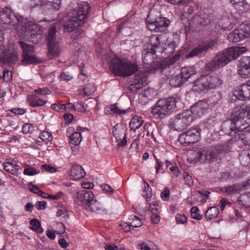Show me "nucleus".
Segmentation results:
<instances>
[{
  "mask_svg": "<svg viewBox=\"0 0 250 250\" xmlns=\"http://www.w3.org/2000/svg\"><path fill=\"white\" fill-rule=\"evenodd\" d=\"M39 137L42 141L44 142H51L53 138L52 134L46 131H42L41 132Z\"/></svg>",
  "mask_w": 250,
  "mask_h": 250,
  "instance_id": "obj_49",
  "label": "nucleus"
},
{
  "mask_svg": "<svg viewBox=\"0 0 250 250\" xmlns=\"http://www.w3.org/2000/svg\"><path fill=\"white\" fill-rule=\"evenodd\" d=\"M60 3L59 0H56V2H54L53 0H41L34 7H39L44 11L58 10L60 7Z\"/></svg>",
  "mask_w": 250,
  "mask_h": 250,
  "instance_id": "obj_19",
  "label": "nucleus"
},
{
  "mask_svg": "<svg viewBox=\"0 0 250 250\" xmlns=\"http://www.w3.org/2000/svg\"><path fill=\"white\" fill-rule=\"evenodd\" d=\"M149 40V43L154 48L158 47L160 44L159 38L156 35L152 36Z\"/></svg>",
  "mask_w": 250,
  "mask_h": 250,
  "instance_id": "obj_57",
  "label": "nucleus"
},
{
  "mask_svg": "<svg viewBox=\"0 0 250 250\" xmlns=\"http://www.w3.org/2000/svg\"><path fill=\"white\" fill-rule=\"evenodd\" d=\"M217 41L216 39H210L204 42L195 47L188 55V57H193L199 55H204L209 50L213 49L217 44Z\"/></svg>",
  "mask_w": 250,
  "mask_h": 250,
  "instance_id": "obj_11",
  "label": "nucleus"
},
{
  "mask_svg": "<svg viewBox=\"0 0 250 250\" xmlns=\"http://www.w3.org/2000/svg\"><path fill=\"white\" fill-rule=\"evenodd\" d=\"M222 130L226 135L234 136L237 138V134H238V131L232 118L223 122L222 125Z\"/></svg>",
  "mask_w": 250,
  "mask_h": 250,
  "instance_id": "obj_20",
  "label": "nucleus"
},
{
  "mask_svg": "<svg viewBox=\"0 0 250 250\" xmlns=\"http://www.w3.org/2000/svg\"><path fill=\"white\" fill-rule=\"evenodd\" d=\"M143 123V120L141 117L135 116L132 118L129 123L130 128L131 130H135L139 128Z\"/></svg>",
  "mask_w": 250,
  "mask_h": 250,
  "instance_id": "obj_36",
  "label": "nucleus"
},
{
  "mask_svg": "<svg viewBox=\"0 0 250 250\" xmlns=\"http://www.w3.org/2000/svg\"><path fill=\"white\" fill-rule=\"evenodd\" d=\"M27 101L29 105L31 107L42 106L47 103L46 100L42 99L39 95L35 93L29 95Z\"/></svg>",
  "mask_w": 250,
  "mask_h": 250,
  "instance_id": "obj_25",
  "label": "nucleus"
},
{
  "mask_svg": "<svg viewBox=\"0 0 250 250\" xmlns=\"http://www.w3.org/2000/svg\"><path fill=\"white\" fill-rule=\"evenodd\" d=\"M179 38L177 34H172L169 36L166 41L164 52L167 55H171L174 52L175 47L177 46Z\"/></svg>",
  "mask_w": 250,
  "mask_h": 250,
  "instance_id": "obj_16",
  "label": "nucleus"
},
{
  "mask_svg": "<svg viewBox=\"0 0 250 250\" xmlns=\"http://www.w3.org/2000/svg\"><path fill=\"white\" fill-rule=\"evenodd\" d=\"M96 89V87L93 83H88L83 88L84 93L86 95H91L95 91Z\"/></svg>",
  "mask_w": 250,
  "mask_h": 250,
  "instance_id": "obj_51",
  "label": "nucleus"
},
{
  "mask_svg": "<svg viewBox=\"0 0 250 250\" xmlns=\"http://www.w3.org/2000/svg\"><path fill=\"white\" fill-rule=\"evenodd\" d=\"M193 120V118L190 111L186 110L182 113L176 115L171 125L175 130L182 131L189 126Z\"/></svg>",
  "mask_w": 250,
  "mask_h": 250,
  "instance_id": "obj_9",
  "label": "nucleus"
},
{
  "mask_svg": "<svg viewBox=\"0 0 250 250\" xmlns=\"http://www.w3.org/2000/svg\"><path fill=\"white\" fill-rule=\"evenodd\" d=\"M240 160L241 164L244 166H248L250 164V156H249V150L247 154L241 155L240 157Z\"/></svg>",
  "mask_w": 250,
  "mask_h": 250,
  "instance_id": "obj_55",
  "label": "nucleus"
},
{
  "mask_svg": "<svg viewBox=\"0 0 250 250\" xmlns=\"http://www.w3.org/2000/svg\"><path fill=\"white\" fill-rule=\"evenodd\" d=\"M246 51L247 48L245 47L228 48L221 52L218 53L211 62L207 64V67L209 70L219 69Z\"/></svg>",
  "mask_w": 250,
  "mask_h": 250,
  "instance_id": "obj_1",
  "label": "nucleus"
},
{
  "mask_svg": "<svg viewBox=\"0 0 250 250\" xmlns=\"http://www.w3.org/2000/svg\"><path fill=\"white\" fill-rule=\"evenodd\" d=\"M233 122L239 131L250 128V107L246 104L236 106L232 115Z\"/></svg>",
  "mask_w": 250,
  "mask_h": 250,
  "instance_id": "obj_3",
  "label": "nucleus"
},
{
  "mask_svg": "<svg viewBox=\"0 0 250 250\" xmlns=\"http://www.w3.org/2000/svg\"><path fill=\"white\" fill-rule=\"evenodd\" d=\"M75 111H77L78 112L85 113L88 111L87 109V105L85 106L84 103L83 102L77 103L75 104Z\"/></svg>",
  "mask_w": 250,
  "mask_h": 250,
  "instance_id": "obj_58",
  "label": "nucleus"
},
{
  "mask_svg": "<svg viewBox=\"0 0 250 250\" xmlns=\"http://www.w3.org/2000/svg\"><path fill=\"white\" fill-rule=\"evenodd\" d=\"M249 183L246 182L242 184H236L222 188L221 191L226 194L231 195L236 194L245 189Z\"/></svg>",
  "mask_w": 250,
  "mask_h": 250,
  "instance_id": "obj_21",
  "label": "nucleus"
},
{
  "mask_svg": "<svg viewBox=\"0 0 250 250\" xmlns=\"http://www.w3.org/2000/svg\"><path fill=\"white\" fill-rule=\"evenodd\" d=\"M35 206L38 210H43L47 207V203L45 201H37Z\"/></svg>",
  "mask_w": 250,
  "mask_h": 250,
  "instance_id": "obj_63",
  "label": "nucleus"
},
{
  "mask_svg": "<svg viewBox=\"0 0 250 250\" xmlns=\"http://www.w3.org/2000/svg\"><path fill=\"white\" fill-rule=\"evenodd\" d=\"M35 94L41 96H45L49 95L51 92L47 87H43L42 88H38L34 90Z\"/></svg>",
  "mask_w": 250,
  "mask_h": 250,
  "instance_id": "obj_53",
  "label": "nucleus"
},
{
  "mask_svg": "<svg viewBox=\"0 0 250 250\" xmlns=\"http://www.w3.org/2000/svg\"><path fill=\"white\" fill-rule=\"evenodd\" d=\"M185 82L180 74L172 77L169 80V84L174 87H179Z\"/></svg>",
  "mask_w": 250,
  "mask_h": 250,
  "instance_id": "obj_39",
  "label": "nucleus"
},
{
  "mask_svg": "<svg viewBox=\"0 0 250 250\" xmlns=\"http://www.w3.org/2000/svg\"><path fill=\"white\" fill-rule=\"evenodd\" d=\"M48 56L49 59L59 57L61 52V48L57 41L48 42Z\"/></svg>",
  "mask_w": 250,
  "mask_h": 250,
  "instance_id": "obj_24",
  "label": "nucleus"
},
{
  "mask_svg": "<svg viewBox=\"0 0 250 250\" xmlns=\"http://www.w3.org/2000/svg\"><path fill=\"white\" fill-rule=\"evenodd\" d=\"M219 214V209L214 206L208 208L205 213V217L207 220H211L216 218Z\"/></svg>",
  "mask_w": 250,
  "mask_h": 250,
  "instance_id": "obj_37",
  "label": "nucleus"
},
{
  "mask_svg": "<svg viewBox=\"0 0 250 250\" xmlns=\"http://www.w3.org/2000/svg\"><path fill=\"white\" fill-rule=\"evenodd\" d=\"M223 149L224 146L220 144L203 147L199 152L200 159L201 161L206 160L209 162L220 160V155L222 154Z\"/></svg>",
  "mask_w": 250,
  "mask_h": 250,
  "instance_id": "obj_7",
  "label": "nucleus"
},
{
  "mask_svg": "<svg viewBox=\"0 0 250 250\" xmlns=\"http://www.w3.org/2000/svg\"><path fill=\"white\" fill-rule=\"evenodd\" d=\"M19 60V55L16 50H5L0 55V61L3 64L15 63Z\"/></svg>",
  "mask_w": 250,
  "mask_h": 250,
  "instance_id": "obj_18",
  "label": "nucleus"
},
{
  "mask_svg": "<svg viewBox=\"0 0 250 250\" xmlns=\"http://www.w3.org/2000/svg\"><path fill=\"white\" fill-rule=\"evenodd\" d=\"M3 167L7 172L14 175L18 174L19 166L17 164H14L11 162H6L4 163Z\"/></svg>",
  "mask_w": 250,
  "mask_h": 250,
  "instance_id": "obj_33",
  "label": "nucleus"
},
{
  "mask_svg": "<svg viewBox=\"0 0 250 250\" xmlns=\"http://www.w3.org/2000/svg\"><path fill=\"white\" fill-rule=\"evenodd\" d=\"M51 108L57 112H62L65 110L64 104H53L51 106Z\"/></svg>",
  "mask_w": 250,
  "mask_h": 250,
  "instance_id": "obj_62",
  "label": "nucleus"
},
{
  "mask_svg": "<svg viewBox=\"0 0 250 250\" xmlns=\"http://www.w3.org/2000/svg\"><path fill=\"white\" fill-rule=\"evenodd\" d=\"M30 223L31 225L30 229L36 231L38 233H42L43 231V229L41 227V222L37 219H33L30 220Z\"/></svg>",
  "mask_w": 250,
  "mask_h": 250,
  "instance_id": "obj_41",
  "label": "nucleus"
},
{
  "mask_svg": "<svg viewBox=\"0 0 250 250\" xmlns=\"http://www.w3.org/2000/svg\"><path fill=\"white\" fill-rule=\"evenodd\" d=\"M193 22L197 25L205 26L209 23V20L206 17H202L199 15H196L193 19Z\"/></svg>",
  "mask_w": 250,
  "mask_h": 250,
  "instance_id": "obj_43",
  "label": "nucleus"
},
{
  "mask_svg": "<svg viewBox=\"0 0 250 250\" xmlns=\"http://www.w3.org/2000/svg\"><path fill=\"white\" fill-rule=\"evenodd\" d=\"M221 77L217 74L203 75L195 80L193 90L198 92H206L209 90L216 89L222 84Z\"/></svg>",
  "mask_w": 250,
  "mask_h": 250,
  "instance_id": "obj_2",
  "label": "nucleus"
},
{
  "mask_svg": "<svg viewBox=\"0 0 250 250\" xmlns=\"http://www.w3.org/2000/svg\"><path fill=\"white\" fill-rule=\"evenodd\" d=\"M146 79L144 76V74L142 73H138L135 75L134 81L131 84V89H135V90L139 89L142 87L143 83L145 82Z\"/></svg>",
  "mask_w": 250,
  "mask_h": 250,
  "instance_id": "obj_29",
  "label": "nucleus"
},
{
  "mask_svg": "<svg viewBox=\"0 0 250 250\" xmlns=\"http://www.w3.org/2000/svg\"><path fill=\"white\" fill-rule=\"evenodd\" d=\"M29 190L34 193L38 194L40 191L39 188L36 185H33L31 182L28 184Z\"/></svg>",
  "mask_w": 250,
  "mask_h": 250,
  "instance_id": "obj_64",
  "label": "nucleus"
},
{
  "mask_svg": "<svg viewBox=\"0 0 250 250\" xmlns=\"http://www.w3.org/2000/svg\"><path fill=\"white\" fill-rule=\"evenodd\" d=\"M94 194L91 191L85 190L78 192V199L83 205L86 204L89 206L91 201L93 200Z\"/></svg>",
  "mask_w": 250,
  "mask_h": 250,
  "instance_id": "obj_26",
  "label": "nucleus"
},
{
  "mask_svg": "<svg viewBox=\"0 0 250 250\" xmlns=\"http://www.w3.org/2000/svg\"><path fill=\"white\" fill-rule=\"evenodd\" d=\"M185 184L189 187L193 185V180L191 176L188 172H185L183 174Z\"/></svg>",
  "mask_w": 250,
  "mask_h": 250,
  "instance_id": "obj_56",
  "label": "nucleus"
},
{
  "mask_svg": "<svg viewBox=\"0 0 250 250\" xmlns=\"http://www.w3.org/2000/svg\"><path fill=\"white\" fill-rule=\"evenodd\" d=\"M219 27L223 30H229L233 28V24L228 18H224L221 21Z\"/></svg>",
  "mask_w": 250,
  "mask_h": 250,
  "instance_id": "obj_44",
  "label": "nucleus"
},
{
  "mask_svg": "<svg viewBox=\"0 0 250 250\" xmlns=\"http://www.w3.org/2000/svg\"><path fill=\"white\" fill-rule=\"evenodd\" d=\"M201 131V129L198 127H192L180 134L178 141L184 146H189L200 140Z\"/></svg>",
  "mask_w": 250,
  "mask_h": 250,
  "instance_id": "obj_8",
  "label": "nucleus"
},
{
  "mask_svg": "<svg viewBox=\"0 0 250 250\" xmlns=\"http://www.w3.org/2000/svg\"><path fill=\"white\" fill-rule=\"evenodd\" d=\"M158 30L160 32L165 30L169 25L170 21L168 20L163 17H158L155 20Z\"/></svg>",
  "mask_w": 250,
  "mask_h": 250,
  "instance_id": "obj_35",
  "label": "nucleus"
},
{
  "mask_svg": "<svg viewBox=\"0 0 250 250\" xmlns=\"http://www.w3.org/2000/svg\"><path fill=\"white\" fill-rule=\"evenodd\" d=\"M196 72V70L194 66H185L182 68L180 74L183 80L186 82L188 78L195 75Z\"/></svg>",
  "mask_w": 250,
  "mask_h": 250,
  "instance_id": "obj_27",
  "label": "nucleus"
},
{
  "mask_svg": "<svg viewBox=\"0 0 250 250\" xmlns=\"http://www.w3.org/2000/svg\"><path fill=\"white\" fill-rule=\"evenodd\" d=\"M88 207L90 208L92 211L101 213L104 212L105 211V209L103 208V206L101 205V204L96 200H93L91 201L90 204L89 205Z\"/></svg>",
  "mask_w": 250,
  "mask_h": 250,
  "instance_id": "obj_34",
  "label": "nucleus"
},
{
  "mask_svg": "<svg viewBox=\"0 0 250 250\" xmlns=\"http://www.w3.org/2000/svg\"><path fill=\"white\" fill-rule=\"evenodd\" d=\"M22 129L23 133H30L34 131L35 126L31 124L26 123L23 125Z\"/></svg>",
  "mask_w": 250,
  "mask_h": 250,
  "instance_id": "obj_54",
  "label": "nucleus"
},
{
  "mask_svg": "<svg viewBox=\"0 0 250 250\" xmlns=\"http://www.w3.org/2000/svg\"><path fill=\"white\" fill-rule=\"evenodd\" d=\"M129 219L132 220V222L130 223L131 227L138 228L142 226V223L141 220L138 216L136 215H131Z\"/></svg>",
  "mask_w": 250,
  "mask_h": 250,
  "instance_id": "obj_47",
  "label": "nucleus"
},
{
  "mask_svg": "<svg viewBox=\"0 0 250 250\" xmlns=\"http://www.w3.org/2000/svg\"><path fill=\"white\" fill-rule=\"evenodd\" d=\"M245 37L239 28L235 29L228 36V40L232 42H237L243 40Z\"/></svg>",
  "mask_w": 250,
  "mask_h": 250,
  "instance_id": "obj_30",
  "label": "nucleus"
},
{
  "mask_svg": "<svg viewBox=\"0 0 250 250\" xmlns=\"http://www.w3.org/2000/svg\"><path fill=\"white\" fill-rule=\"evenodd\" d=\"M154 54L150 52H147L146 54H143L142 61L145 64L151 65L154 62Z\"/></svg>",
  "mask_w": 250,
  "mask_h": 250,
  "instance_id": "obj_45",
  "label": "nucleus"
},
{
  "mask_svg": "<svg viewBox=\"0 0 250 250\" xmlns=\"http://www.w3.org/2000/svg\"><path fill=\"white\" fill-rule=\"evenodd\" d=\"M84 22L80 20L75 16L71 18L64 23V30L65 32L71 33L80 26L84 24Z\"/></svg>",
  "mask_w": 250,
  "mask_h": 250,
  "instance_id": "obj_22",
  "label": "nucleus"
},
{
  "mask_svg": "<svg viewBox=\"0 0 250 250\" xmlns=\"http://www.w3.org/2000/svg\"><path fill=\"white\" fill-rule=\"evenodd\" d=\"M81 130L82 128L79 126L77 128V131L74 132L69 136V143L71 145L77 146L80 144L82 140V137L79 131Z\"/></svg>",
  "mask_w": 250,
  "mask_h": 250,
  "instance_id": "obj_31",
  "label": "nucleus"
},
{
  "mask_svg": "<svg viewBox=\"0 0 250 250\" xmlns=\"http://www.w3.org/2000/svg\"><path fill=\"white\" fill-rule=\"evenodd\" d=\"M233 96L236 99L240 100H247L250 99V80H248L242 83L235 90Z\"/></svg>",
  "mask_w": 250,
  "mask_h": 250,
  "instance_id": "obj_13",
  "label": "nucleus"
},
{
  "mask_svg": "<svg viewBox=\"0 0 250 250\" xmlns=\"http://www.w3.org/2000/svg\"><path fill=\"white\" fill-rule=\"evenodd\" d=\"M175 108V98L170 97L167 99L159 100L152 109V113L154 115H158L159 118L163 119L170 114Z\"/></svg>",
  "mask_w": 250,
  "mask_h": 250,
  "instance_id": "obj_5",
  "label": "nucleus"
},
{
  "mask_svg": "<svg viewBox=\"0 0 250 250\" xmlns=\"http://www.w3.org/2000/svg\"><path fill=\"white\" fill-rule=\"evenodd\" d=\"M239 29L245 38L250 37V21H245L240 25Z\"/></svg>",
  "mask_w": 250,
  "mask_h": 250,
  "instance_id": "obj_40",
  "label": "nucleus"
},
{
  "mask_svg": "<svg viewBox=\"0 0 250 250\" xmlns=\"http://www.w3.org/2000/svg\"><path fill=\"white\" fill-rule=\"evenodd\" d=\"M71 165L70 176L72 179L76 181L83 178L85 175V172L82 167L76 164Z\"/></svg>",
  "mask_w": 250,
  "mask_h": 250,
  "instance_id": "obj_23",
  "label": "nucleus"
},
{
  "mask_svg": "<svg viewBox=\"0 0 250 250\" xmlns=\"http://www.w3.org/2000/svg\"><path fill=\"white\" fill-rule=\"evenodd\" d=\"M110 68L115 75L124 77L132 75L138 69L137 64L119 58L111 60Z\"/></svg>",
  "mask_w": 250,
  "mask_h": 250,
  "instance_id": "obj_4",
  "label": "nucleus"
},
{
  "mask_svg": "<svg viewBox=\"0 0 250 250\" xmlns=\"http://www.w3.org/2000/svg\"><path fill=\"white\" fill-rule=\"evenodd\" d=\"M237 202L239 205H242L246 208L250 207V193L240 195Z\"/></svg>",
  "mask_w": 250,
  "mask_h": 250,
  "instance_id": "obj_38",
  "label": "nucleus"
},
{
  "mask_svg": "<svg viewBox=\"0 0 250 250\" xmlns=\"http://www.w3.org/2000/svg\"><path fill=\"white\" fill-rule=\"evenodd\" d=\"M238 73L242 78L250 77V57L241 59L238 66Z\"/></svg>",
  "mask_w": 250,
  "mask_h": 250,
  "instance_id": "obj_15",
  "label": "nucleus"
},
{
  "mask_svg": "<svg viewBox=\"0 0 250 250\" xmlns=\"http://www.w3.org/2000/svg\"><path fill=\"white\" fill-rule=\"evenodd\" d=\"M39 173V170L29 165L26 166L23 171V174L28 176H33Z\"/></svg>",
  "mask_w": 250,
  "mask_h": 250,
  "instance_id": "obj_48",
  "label": "nucleus"
},
{
  "mask_svg": "<svg viewBox=\"0 0 250 250\" xmlns=\"http://www.w3.org/2000/svg\"><path fill=\"white\" fill-rule=\"evenodd\" d=\"M56 33V28L55 26H52L49 28L47 37L48 42L56 41L55 40Z\"/></svg>",
  "mask_w": 250,
  "mask_h": 250,
  "instance_id": "obj_52",
  "label": "nucleus"
},
{
  "mask_svg": "<svg viewBox=\"0 0 250 250\" xmlns=\"http://www.w3.org/2000/svg\"><path fill=\"white\" fill-rule=\"evenodd\" d=\"M22 31L25 34L30 35L31 37L35 36H41L42 34L41 27L35 22L28 21L26 19L25 23H23L21 25Z\"/></svg>",
  "mask_w": 250,
  "mask_h": 250,
  "instance_id": "obj_14",
  "label": "nucleus"
},
{
  "mask_svg": "<svg viewBox=\"0 0 250 250\" xmlns=\"http://www.w3.org/2000/svg\"><path fill=\"white\" fill-rule=\"evenodd\" d=\"M169 64H166L164 62L161 63L160 64L156 65H152L150 66L149 72L151 73H154L157 72H159L160 73H162L163 71L167 67H169Z\"/></svg>",
  "mask_w": 250,
  "mask_h": 250,
  "instance_id": "obj_42",
  "label": "nucleus"
},
{
  "mask_svg": "<svg viewBox=\"0 0 250 250\" xmlns=\"http://www.w3.org/2000/svg\"><path fill=\"white\" fill-rule=\"evenodd\" d=\"M114 130H113L112 133L113 136L116 139L117 141L121 140V136L124 135L123 139L120 143H118V145L120 146H124L126 144V133L123 129L117 130L114 127Z\"/></svg>",
  "mask_w": 250,
  "mask_h": 250,
  "instance_id": "obj_32",
  "label": "nucleus"
},
{
  "mask_svg": "<svg viewBox=\"0 0 250 250\" xmlns=\"http://www.w3.org/2000/svg\"><path fill=\"white\" fill-rule=\"evenodd\" d=\"M161 196L164 201H167L170 197V192L168 188L166 187L161 193Z\"/></svg>",
  "mask_w": 250,
  "mask_h": 250,
  "instance_id": "obj_61",
  "label": "nucleus"
},
{
  "mask_svg": "<svg viewBox=\"0 0 250 250\" xmlns=\"http://www.w3.org/2000/svg\"><path fill=\"white\" fill-rule=\"evenodd\" d=\"M160 220V217L158 214V211L153 210V213L151 216V221L153 224H157Z\"/></svg>",
  "mask_w": 250,
  "mask_h": 250,
  "instance_id": "obj_60",
  "label": "nucleus"
},
{
  "mask_svg": "<svg viewBox=\"0 0 250 250\" xmlns=\"http://www.w3.org/2000/svg\"><path fill=\"white\" fill-rule=\"evenodd\" d=\"M231 3L235 7L236 9L239 10H243L240 8H244V9H248V5L245 0H230Z\"/></svg>",
  "mask_w": 250,
  "mask_h": 250,
  "instance_id": "obj_46",
  "label": "nucleus"
},
{
  "mask_svg": "<svg viewBox=\"0 0 250 250\" xmlns=\"http://www.w3.org/2000/svg\"><path fill=\"white\" fill-rule=\"evenodd\" d=\"M208 104L207 102L200 101L191 106L190 110L191 115L193 118H198L203 115L208 109Z\"/></svg>",
  "mask_w": 250,
  "mask_h": 250,
  "instance_id": "obj_17",
  "label": "nucleus"
},
{
  "mask_svg": "<svg viewBox=\"0 0 250 250\" xmlns=\"http://www.w3.org/2000/svg\"><path fill=\"white\" fill-rule=\"evenodd\" d=\"M147 27L148 30L154 31H159L155 21H149L146 20Z\"/></svg>",
  "mask_w": 250,
  "mask_h": 250,
  "instance_id": "obj_59",
  "label": "nucleus"
},
{
  "mask_svg": "<svg viewBox=\"0 0 250 250\" xmlns=\"http://www.w3.org/2000/svg\"><path fill=\"white\" fill-rule=\"evenodd\" d=\"M0 20L2 24H9L20 29L21 24L26 22V19L15 15L11 9L5 7L0 12Z\"/></svg>",
  "mask_w": 250,
  "mask_h": 250,
  "instance_id": "obj_6",
  "label": "nucleus"
},
{
  "mask_svg": "<svg viewBox=\"0 0 250 250\" xmlns=\"http://www.w3.org/2000/svg\"><path fill=\"white\" fill-rule=\"evenodd\" d=\"M236 139L241 140L245 145H250V128L239 131Z\"/></svg>",
  "mask_w": 250,
  "mask_h": 250,
  "instance_id": "obj_28",
  "label": "nucleus"
},
{
  "mask_svg": "<svg viewBox=\"0 0 250 250\" xmlns=\"http://www.w3.org/2000/svg\"><path fill=\"white\" fill-rule=\"evenodd\" d=\"M19 43L23 52L22 62L26 64L36 63L37 60L33 55L34 46L23 42H19Z\"/></svg>",
  "mask_w": 250,
  "mask_h": 250,
  "instance_id": "obj_12",
  "label": "nucleus"
},
{
  "mask_svg": "<svg viewBox=\"0 0 250 250\" xmlns=\"http://www.w3.org/2000/svg\"><path fill=\"white\" fill-rule=\"evenodd\" d=\"M70 7L75 12L74 16L85 23L91 9L90 4L86 1L73 2Z\"/></svg>",
  "mask_w": 250,
  "mask_h": 250,
  "instance_id": "obj_10",
  "label": "nucleus"
},
{
  "mask_svg": "<svg viewBox=\"0 0 250 250\" xmlns=\"http://www.w3.org/2000/svg\"><path fill=\"white\" fill-rule=\"evenodd\" d=\"M108 108L113 112V113L123 115L125 114L126 110L121 109L118 105L117 104L111 105Z\"/></svg>",
  "mask_w": 250,
  "mask_h": 250,
  "instance_id": "obj_50",
  "label": "nucleus"
}]
</instances>
